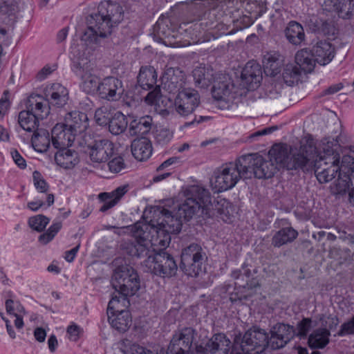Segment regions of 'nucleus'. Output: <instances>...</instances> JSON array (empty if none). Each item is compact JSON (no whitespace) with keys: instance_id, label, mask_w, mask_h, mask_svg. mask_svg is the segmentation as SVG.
Returning a JSON list of instances; mask_svg holds the SVG:
<instances>
[{"instance_id":"1","label":"nucleus","mask_w":354,"mask_h":354,"mask_svg":"<svg viewBox=\"0 0 354 354\" xmlns=\"http://www.w3.org/2000/svg\"><path fill=\"white\" fill-rule=\"evenodd\" d=\"M185 201L178 207L176 216L162 207L153 210L149 223L138 221L131 226L136 245H129L130 252L147 254L151 245L166 247L171 241L170 234L181 230L182 218L189 221L198 212L207 214L212 202L209 192L199 185H190L184 190Z\"/></svg>"},{"instance_id":"2","label":"nucleus","mask_w":354,"mask_h":354,"mask_svg":"<svg viewBox=\"0 0 354 354\" xmlns=\"http://www.w3.org/2000/svg\"><path fill=\"white\" fill-rule=\"evenodd\" d=\"M123 19L124 10L119 3L101 2L97 12L88 17V28L82 36V40L88 44H97L100 39L109 36L113 28Z\"/></svg>"},{"instance_id":"3","label":"nucleus","mask_w":354,"mask_h":354,"mask_svg":"<svg viewBox=\"0 0 354 354\" xmlns=\"http://www.w3.org/2000/svg\"><path fill=\"white\" fill-rule=\"evenodd\" d=\"M137 240L134 241H125L122 245V248L126 254L136 258L147 257L142 263L145 272L154 274L161 277H171L174 276L178 270V266L174 257L165 251L157 252L158 245H151L147 254H135L130 252L129 245H136Z\"/></svg>"},{"instance_id":"4","label":"nucleus","mask_w":354,"mask_h":354,"mask_svg":"<svg viewBox=\"0 0 354 354\" xmlns=\"http://www.w3.org/2000/svg\"><path fill=\"white\" fill-rule=\"evenodd\" d=\"M340 155L333 148V143L322 140L319 151L316 158L313 171L319 183L331 181L341 171Z\"/></svg>"},{"instance_id":"5","label":"nucleus","mask_w":354,"mask_h":354,"mask_svg":"<svg viewBox=\"0 0 354 354\" xmlns=\"http://www.w3.org/2000/svg\"><path fill=\"white\" fill-rule=\"evenodd\" d=\"M71 53L73 56L71 69L81 78V88L86 93L97 94L100 80L97 75L92 73L91 65L87 57L84 56V53H81L78 45L71 46Z\"/></svg>"},{"instance_id":"6","label":"nucleus","mask_w":354,"mask_h":354,"mask_svg":"<svg viewBox=\"0 0 354 354\" xmlns=\"http://www.w3.org/2000/svg\"><path fill=\"white\" fill-rule=\"evenodd\" d=\"M319 151L315 141L311 137L306 138L301 142L299 149H292L288 170H301L304 172L313 171L314 162Z\"/></svg>"},{"instance_id":"7","label":"nucleus","mask_w":354,"mask_h":354,"mask_svg":"<svg viewBox=\"0 0 354 354\" xmlns=\"http://www.w3.org/2000/svg\"><path fill=\"white\" fill-rule=\"evenodd\" d=\"M268 346V334L264 330H248L242 338L236 337L230 354H259Z\"/></svg>"},{"instance_id":"8","label":"nucleus","mask_w":354,"mask_h":354,"mask_svg":"<svg viewBox=\"0 0 354 354\" xmlns=\"http://www.w3.org/2000/svg\"><path fill=\"white\" fill-rule=\"evenodd\" d=\"M244 169V178H270L277 172V167L271 160H266L257 154H247L239 158Z\"/></svg>"},{"instance_id":"9","label":"nucleus","mask_w":354,"mask_h":354,"mask_svg":"<svg viewBox=\"0 0 354 354\" xmlns=\"http://www.w3.org/2000/svg\"><path fill=\"white\" fill-rule=\"evenodd\" d=\"M140 279L138 273L132 268H124L114 274L112 286L115 289L113 296L120 299H128L129 296L134 295L140 289Z\"/></svg>"},{"instance_id":"10","label":"nucleus","mask_w":354,"mask_h":354,"mask_svg":"<svg viewBox=\"0 0 354 354\" xmlns=\"http://www.w3.org/2000/svg\"><path fill=\"white\" fill-rule=\"evenodd\" d=\"M244 169L238 158L234 162L223 165L214 173V187L221 192L233 188L241 178H244Z\"/></svg>"},{"instance_id":"11","label":"nucleus","mask_w":354,"mask_h":354,"mask_svg":"<svg viewBox=\"0 0 354 354\" xmlns=\"http://www.w3.org/2000/svg\"><path fill=\"white\" fill-rule=\"evenodd\" d=\"M205 259L206 254L201 246L192 243L183 250L180 268L186 275L197 277L205 272Z\"/></svg>"},{"instance_id":"12","label":"nucleus","mask_w":354,"mask_h":354,"mask_svg":"<svg viewBox=\"0 0 354 354\" xmlns=\"http://www.w3.org/2000/svg\"><path fill=\"white\" fill-rule=\"evenodd\" d=\"M129 304L128 299H120L113 296L107 308L108 319L111 326L120 333L128 330L131 324L130 313L126 310Z\"/></svg>"},{"instance_id":"13","label":"nucleus","mask_w":354,"mask_h":354,"mask_svg":"<svg viewBox=\"0 0 354 354\" xmlns=\"http://www.w3.org/2000/svg\"><path fill=\"white\" fill-rule=\"evenodd\" d=\"M195 335L196 330L192 327L176 331L168 346L167 354H195V348H192Z\"/></svg>"},{"instance_id":"14","label":"nucleus","mask_w":354,"mask_h":354,"mask_svg":"<svg viewBox=\"0 0 354 354\" xmlns=\"http://www.w3.org/2000/svg\"><path fill=\"white\" fill-rule=\"evenodd\" d=\"M200 102L201 97L198 91L194 88H186L178 92L174 105L179 115L187 116L195 111Z\"/></svg>"},{"instance_id":"15","label":"nucleus","mask_w":354,"mask_h":354,"mask_svg":"<svg viewBox=\"0 0 354 354\" xmlns=\"http://www.w3.org/2000/svg\"><path fill=\"white\" fill-rule=\"evenodd\" d=\"M124 91L121 80L113 76H108L100 80L97 95L109 102H116L121 99Z\"/></svg>"},{"instance_id":"16","label":"nucleus","mask_w":354,"mask_h":354,"mask_svg":"<svg viewBox=\"0 0 354 354\" xmlns=\"http://www.w3.org/2000/svg\"><path fill=\"white\" fill-rule=\"evenodd\" d=\"M86 153H88L91 161L97 163L105 162L113 156L114 145L106 139L95 140L87 145Z\"/></svg>"},{"instance_id":"17","label":"nucleus","mask_w":354,"mask_h":354,"mask_svg":"<svg viewBox=\"0 0 354 354\" xmlns=\"http://www.w3.org/2000/svg\"><path fill=\"white\" fill-rule=\"evenodd\" d=\"M241 77L248 90L257 89L263 78L261 65L253 60L248 62L242 70Z\"/></svg>"},{"instance_id":"18","label":"nucleus","mask_w":354,"mask_h":354,"mask_svg":"<svg viewBox=\"0 0 354 354\" xmlns=\"http://www.w3.org/2000/svg\"><path fill=\"white\" fill-rule=\"evenodd\" d=\"M212 96L216 100H229L233 97L232 90L234 87L231 78L226 74H216L213 82Z\"/></svg>"},{"instance_id":"19","label":"nucleus","mask_w":354,"mask_h":354,"mask_svg":"<svg viewBox=\"0 0 354 354\" xmlns=\"http://www.w3.org/2000/svg\"><path fill=\"white\" fill-rule=\"evenodd\" d=\"M76 136L64 124H57L51 131V142L54 148H68L75 141Z\"/></svg>"},{"instance_id":"20","label":"nucleus","mask_w":354,"mask_h":354,"mask_svg":"<svg viewBox=\"0 0 354 354\" xmlns=\"http://www.w3.org/2000/svg\"><path fill=\"white\" fill-rule=\"evenodd\" d=\"M49 102L46 97L31 94L26 101V109L32 113L41 120L50 113Z\"/></svg>"},{"instance_id":"21","label":"nucleus","mask_w":354,"mask_h":354,"mask_svg":"<svg viewBox=\"0 0 354 354\" xmlns=\"http://www.w3.org/2000/svg\"><path fill=\"white\" fill-rule=\"evenodd\" d=\"M64 125L77 137L88 127V119L85 113L74 111L65 116Z\"/></svg>"},{"instance_id":"22","label":"nucleus","mask_w":354,"mask_h":354,"mask_svg":"<svg viewBox=\"0 0 354 354\" xmlns=\"http://www.w3.org/2000/svg\"><path fill=\"white\" fill-rule=\"evenodd\" d=\"M44 94L49 104L57 107L64 106L68 100V89L59 83L47 86Z\"/></svg>"},{"instance_id":"23","label":"nucleus","mask_w":354,"mask_h":354,"mask_svg":"<svg viewBox=\"0 0 354 354\" xmlns=\"http://www.w3.org/2000/svg\"><path fill=\"white\" fill-rule=\"evenodd\" d=\"M231 342L223 333L216 334L203 347L205 354H228Z\"/></svg>"},{"instance_id":"24","label":"nucleus","mask_w":354,"mask_h":354,"mask_svg":"<svg viewBox=\"0 0 354 354\" xmlns=\"http://www.w3.org/2000/svg\"><path fill=\"white\" fill-rule=\"evenodd\" d=\"M131 147L132 155L139 161L147 160L152 154L151 142L145 136L134 139L131 142Z\"/></svg>"},{"instance_id":"25","label":"nucleus","mask_w":354,"mask_h":354,"mask_svg":"<svg viewBox=\"0 0 354 354\" xmlns=\"http://www.w3.org/2000/svg\"><path fill=\"white\" fill-rule=\"evenodd\" d=\"M259 286V282L256 279H252L247 282L245 285L239 286L235 288L230 297V300L232 303L240 301L242 304H246L250 298L256 294V288Z\"/></svg>"},{"instance_id":"26","label":"nucleus","mask_w":354,"mask_h":354,"mask_svg":"<svg viewBox=\"0 0 354 354\" xmlns=\"http://www.w3.org/2000/svg\"><path fill=\"white\" fill-rule=\"evenodd\" d=\"M312 52L316 62L325 66L332 61L335 50L332 45L326 41H318L313 48Z\"/></svg>"},{"instance_id":"27","label":"nucleus","mask_w":354,"mask_h":354,"mask_svg":"<svg viewBox=\"0 0 354 354\" xmlns=\"http://www.w3.org/2000/svg\"><path fill=\"white\" fill-rule=\"evenodd\" d=\"M128 191L129 185H124L117 187L111 193L103 192L100 194L99 198L104 202L100 208V211L105 212L114 207Z\"/></svg>"},{"instance_id":"28","label":"nucleus","mask_w":354,"mask_h":354,"mask_svg":"<svg viewBox=\"0 0 354 354\" xmlns=\"http://www.w3.org/2000/svg\"><path fill=\"white\" fill-rule=\"evenodd\" d=\"M128 191L129 185H124L117 187L111 193L103 192L100 194L99 198L104 202L100 208V211L105 212L114 207Z\"/></svg>"},{"instance_id":"29","label":"nucleus","mask_w":354,"mask_h":354,"mask_svg":"<svg viewBox=\"0 0 354 354\" xmlns=\"http://www.w3.org/2000/svg\"><path fill=\"white\" fill-rule=\"evenodd\" d=\"M292 149L286 144H279L272 146L269 151L270 160H274L277 167L286 168V165L289 162Z\"/></svg>"},{"instance_id":"30","label":"nucleus","mask_w":354,"mask_h":354,"mask_svg":"<svg viewBox=\"0 0 354 354\" xmlns=\"http://www.w3.org/2000/svg\"><path fill=\"white\" fill-rule=\"evenodd\" d=\"M330 332L326 328H318L312 331L308 338L310 348L322 349L330 342Z\"/></svg>"},{"instance_id":"31","label":"nucleus","mask_w":354,"mask_h":354,"mask_svg":"<svg viewBox=\"0 0 354 354\" xmlns=\"http://www.w3.org/2000/svg\"><path fill=\"white\" fill-rule=\"evenodd\" d=\"M137 78L138 85L144 90H150L156 86L157 73L151 66H141Z\"/></svg>"},{"instance_id":"32","label":"nucleus","mask_w":354,"mask_h":354,"mask_svg":"<svg viewBox=\"0 0 354 354\" xmlns=\"http://www.w3.org/2000/svg\"><path fill=\"white\" fill-rule=\"evenodd\" d=\"M55 160L64 169L73 168L79 162L77 153L68 148L58 149L55 154Z\"/></svg>"},{"instance_id":"33","label":"nucleus","mask_w":354,"mask_h":354,"mask_svg":"<svg viewBox=\"0 0 354 354\" xmlns=\"http://www.w3.org/2000/svg\"><path fill=\"white\" fill-rule=\"evenodd\" d=\"M153 120L149 115L133 119L129 124V133L131 136L147 134L151 129Z\"/></svg>"},{"instance_id":"34","label":"nucleus","mask_w":354,"mask_h":354,"mask_svg":"<svg viewBox=\"0 0 354 354\" xmlns=\"http://www.w3.org/2000/svg\"><path fill=\"white\" fill-rule=\"evenodd\" d=\"M195 85L199 88H207L215 77L213 69L205 66H198L192 71Z\"/></svg>"},{"instance_id":"35","label":"nucleus","mask_w":354,"mask_h":354,"mask_svg":"<svg viewBox=\"0 0 354 354\" xmlns=\"http://www.w3.org/2000/svg\"><path fill=\"white\" fill-rule=\"evenodd\" d=\"M284 32L288 41L293 45H301L305 40L304 28L298 22L295 21H290Z\"/></svg>"},{"instance_id":"36","label":"nucleus","mask_w":354,"mask_h":354,"mask_svg":"<svg viewBox=\"0 0 354 354\" xmlns=\"http://www.w3.org/2000/svg\"><path fill=\"white\" fill-rule=\"evenodd\" d=\"M296 65L304 73H310L315 65L316 60L312 50L301 49L295 55Z\"/></svg>"},{"instance_id":"37","label":"nucleus","mask_w":354,"mask_h":354,"mask_svg":"<svg viewBox=\"0 0 354 354\" xmlns=\"http://www.w3.org/2000/svg\"><path fill=\"white\" fill-rule=\"evenodd\" d=\"M51 137L49 132L44 129L35 131L32 136L31 142L34 149L38 152H46L50 146Z\"/></svg>"},{"instance_id":"38","label":"nucleus","mask_w":354,"mask_h":354,"mask_svg":"<svg viewBox=\"0 0 354 354\" xmlns=\"http://www.w3.org/2000/svg\"><path fill=\"white\" fill-rule=\"evenodd\" d=\"M39 120H41L27 109L19 112L18 115L19 124L24 130L28 132H35L39 129Z\"/></svg>"},{"instance_id":"39","label":"nucleus","mask_w":354,"mask_h":354,"mask_svg":"<svg viewBox=\"0 0 354 354\" xmlns=\"http://www.w3.org/2000/svg\"><path fill=\"white\" fill-rule=\"evenodd\" d=\"M263 63L267 75L274 77L281 71L283 63L278 54L267 53L263 57Z\"/></svg>"},{"instance_id":"40","label":"nucleus","mask_w":354,"mask_h":354,"mask_svg":"<svg viewBox=\"0 0 354 354\" xmlns=\"http://www.w3.org/2000/svg\"><path fill=\"white\" fill-rule=\"evenodd\" d=\"M352 182L348 174L340 171L338 178L330 185L333 195H344L352 188Z\"/></svg>"},{"instance_id":"41","label":"nucleus","mask_w":354,"mask_h":354,"mask_svg":"<svg viewBox=\"0 0 354 354\" xmlns=\"http://www.w3.org/2000/svg\"><path fill=\"white\" fill-rule=\"evenodd\" d=\"M298 236V232L291 227H283L277 232L272 239V244L279 248L292 242Z\"/></svg>"},{"instance_id":"42","label":"nucleus","mask_w":354,"mask_h":354,"mask_svg":"<svg viewBox=\"0 0 354 354\" xmlns=\"http://www.w3.org/2000/svg\"><path fill=\"white\" fill-rule=\"evenodd\" d=\"M128 122L126 116L120 111L115 113L109 123V130L113 135L123 133L127 127Z\"/></svg>"},{"instance_id":"43","label":"nucleus","mask_w":354,"mask_h":354,"mask_svg":"<svg viewBox=\"0 0 354 354\" xmlns=\"http://www.w3.org/2000/svg\"><path fill=\"white\" fill-rule=\"evenodd\" d=\"M301 75V70L293 64L286 65L282 77L285 83L288 86H292L295 83H297Z\"/></svg>"},{"instance_id":"44","label":"nucleus","mask_w":354,"mask_h":354,"mask_svg":"<svg viewBox=\"0 0 354 354\" xmlns=\"http://www.w3.org/2000/svg\"><path fill=\"white\" fill-rule=\"evenodd\" d=\"M271 332L276 335L281 336L282 339L290 341L295 336V329L288 324H277L273 326Z\"/></svg>"},{"instance_id":"45","label":"nucleus","mask_w":354,"mask_h":354,"mask_svg":"<svg viewBox=\"0 0 354 354\" xmlns=\"http://www.w3.org/2000/svg\"><path fill=\"white\" fill-rule=\"evenodd\" d=\"M113 114L109 106H101L95 110L94 118L96 123L100 126L109 124Z\"/></svg>"},{"instance_id":"46","label":"nucleus","mask_w":354,"mask_h":354,"mask_svg":"<svg viewBox=\"0 0 354 354\" xmlns=\"http://www.w3.org/2000/svg\"><path fill=\"white\" fill-rule=\"evenodd\" d=\"M50 219L43 214L32 216L28 220L29 226L33 230L42 232L48 224Z\"/></svg>"},{"instance_id":"47","label":"nucleus","mask_w":354,"mask_h":354,"mask_svg":"<svg viewBox=\"0 0 354 354\" xmlns=\"http://www.w3.org/2000/svg\"><path fill=\"white\" fill-rule=\"evenodd\" d=\"M61 227H62L61 222L53 223L50 226V227L48 229L46 232H45L39 236V241L43 244L48 243L55 237V236L59 231Z\"/></svg>"},{"instance_id":"48","label":"nucleus","mask_w":354,"mask_h":354,"mask_svg":"<svg viewBox=\"0 0 354 354\" xmlns=\"http://www.w3.org/2000/svg\"><path fill=\"white\" fill-rule=\"evenodd\" d=\"M173 138V133L169 129L160 128L154 132V139L156 144L165 145L168 144Z\"/></svg>"},{"instance_id":"49","label":"nucleus","mask_w":354,"mask_h":354,"mask_svg":"<svg viewBox=\"0 0 354 354\" xmlns=\"http://www.w3.org/2000/svg\"><path fill=\"white\" fill-rule=\"evenodd\" d=\"M7 313L11 315H17L18 314H24L25 308L19 301L8 299L5 302Z\"/></svg>"},{"instance_id":"50","label":"nucleus","mask_w":354,"mask_h":354,"mask_svg":"<svg viewBox=\"0 0 354 354\" xmlns=\"http://www.w3.org/2000/svg\"><path fill=\"white\" fill-rule=\"evenodd\" d=\"M154 32L160 39L169 37L171 32L166 21L158 19L154 26Z\"/></svg>"},{"instance_id":"51","label":"nucleus","mask_w":354,"mask_h":354,"mask_svg":"<svg viewBox=\"0 0 354 354\" xmlns=\"http://www.w3.org/2000/svg\"><path fill=\"white\" fill-rule=\"evenodd\" d=\"M32 178L36 189L40 193H47L49 189V185L39 171H35L33 172Z\"/></svg>"},{"instance_id":"52","label":"nucleus","mask_w":354,"mask_h":354,"mask_svg":"<svg viewBox=\"0 0 354 354\" xmlns=\"http://www.w3.org/2000/svg\"><path fill=\"white\" fill-rule=\"evenodd\" d=\"M312 320L310 318H304L299 322L297 326V331L295 330V335L300 337H306L311 328Z\"/></svg>"},{"instance_id":"53","label":"nucleus","mask_w":354,"mask_h":354,"mask_svg":"<svg viewBox=\"0 0 354 354\" xmlns=\"http://www.w3.org/2000/svg\"><path fill=\"white\" fill-rule=\"evenodd\" d=\"M290 341L286 339H282V337L276 335L274 333L271 332V336L268 337V346L272 349H279L283 348Z\"/></svg>"},{"instance_id":"54","label":"nucleus","mask_w":354,"mask_h":354,"mask_svg":"<svg viewBox=\"0 0 354 354\" xmlns=\"http://www.w3.org/2000/svg\"><path fill=\"white\" fill-rule=\"evenodd\" d=\"M290 341L286 339H282V337L276 335L274 333L271 332V336L268 337V346L272 349H279L283 348Z\"/></svg>"},{"instance_id":"55","label":"nucleus","mask_w":354,"mask_h":354,"mask_svg":"<svg viewBox=\"0 0 354 354\" xmlns=\"http://www.w3.org/2000/svg\"><path fill=\"white\" fill-rule=\"evenodd\" d=\"M108 167L111 172L118 173L125 167V164L122 158L118 156L109 162Z\"/></svg>"},{"instance_id":"56","label":"nucleus","mask_w":354,"mask_h":354,"mask_svg":"<svg viewBox=\"0 0 354 354\" xmlns=\"http://www.w3.org/2000/svg\"><path fill=\"white\" fill-rule=\"evenodd\" d=\"M346 335H354V316L350 320L344 323L337 333V335L341 337Z\"/></svg>"},{"instance_id":"57","label":"nucleus","mask_w":354,"mask_h":354,"mask_svg":"<svg viewBox=\"0 0 354 354\" xmlns=\"http://www.w3.org/2000/svg\"><path fill=\"white\" fill-rule=\"evenodd\" d=\"M153 91L148 93L145 97V102L150 105L157 104L160 97V88L159 86H154Z\"/></svg>"},{"instance_id":"58","label":"nucleus","mask_w":354,"mask_h":354,"mask_svg":"<svg viewBox=\"0 0 354 354\" xmlns=\"http://www.w3.org/2000/svg\"><path fill=\"white\" fill-rule=\"evenodd\" d=\"M340 12L350 17L354 13V0H341Z\"/></svg>"},{"instance_id":"59","label":"nucleus","mask_w":354,"mask_h":354,"mask_svg":"<svg viewBox=\"0 0 354 354\" xmlns=\"http://www.w3.org/2000/svg\"><path fill=\"white\" fill-rule=\"evenodd\" d=\"M124 354H154L153 351L138 344H133Z\"/></svg>"},{"instance_id":"60","label":"nucleus","mask_w":354,"mask_h":354,"mask_svg":"<svg viewBox=\"0 0 354 354\" xmlns=\"http://www.w3.org/2000/svg\"><path fill=\"white\" fill-rule=\"evenodd\" d=\"M10 154L15 164L20 169H25L26 167V162L25 159L21 156V155L17 149H12Z\"/></svg>"},{"instance_id":"61","label":"nucleus","mask_w":354,"mask_h":354,"mask_svg":"<svg viewBox=\"0 0 354 354\" xmlns=\"http://www.w3.org/2000/svg\"><path fill=\"white\" fill-rule=\"evenodd\" d=\"M80 328L76 324L71 325L67 328V333L69 335V339L72 341H77L79 338Z\"/></svg>"},{"instance_id":"62","label":"nucleus","mask_w":354,"mask_h":354,"mask_svg":"<svg viewBox=\"0 0 354 354\" xmlns=\"http://www.w3.org/2000/svg\"><path fill=\"white\" fill-rule=\"evenodd\" d=\"M339 323V320L337 316L329 315L327 317V320L326 322L327 326V328H326L329 330V332H330V330H334L337 328Z\"/></svg>"},{"instance_id":"63","label":"nucleus","mask_w":354,"mask_h":354,"mask_svg":"<svg viewBox=\"0 0 354 354\" xmlns=\"http://www.w3.org/2000/svg\"><path fill=\"white\" fill-rule=\"evenodd\" d=\"M163 85L164 88L168 91L169 93H174L178 91L177 83L174 80L173 77L164 82Z\"/></svg>"},{"instance_id":"64","label":"nucleus","mask_w":354,"mask_h":354,"mask_svg":"<svg viewBox=\"0 0 354 354\" xmlns=\"http://www.w3.org/2000/svg\"><path fill=\"white\" fill-rule=\"evenodd\" d=\"M80 245L78 244L73 249L68 250L65 252L64 259L68 262H72L75 259V257L79 250Z\"/></svg>"}]
</instances>
